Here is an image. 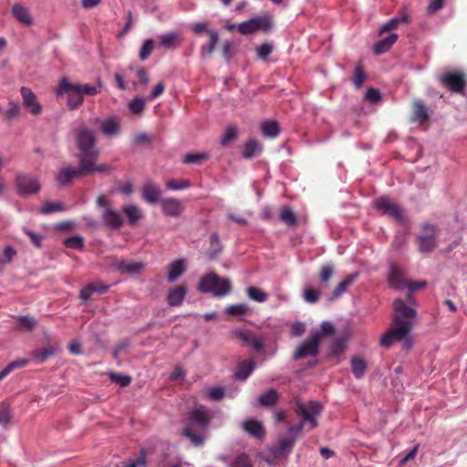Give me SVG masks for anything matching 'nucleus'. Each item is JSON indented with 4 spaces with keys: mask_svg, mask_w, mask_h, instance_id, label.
Listing matches in <instances>:
<instances>
[{
    "mask_svg": "<svg viewBox=\"0 0 467 467\" xmlns=\"http://www.w3.org/2000/svg\"><path fill=\"white\" fill-rule=\"evenodd\" d=\"M395 316L392 327L381 337L380 345L389 348L394 341L403 340V348H411L412 338L409 336L416 324V310L408 306L403 299L397 298L393 302Z\"/></svg>",
    "mask_w": 467,
    "mask_h": 467,
    "instance_id": "f257e3e1",
    "label": "nucleus"
},
{
    "mask_svg": "<svg viewBox=\"0 0 467 467\" xmlns=\"http://www.w3.org/2000/svg\"><path fill=\"white\" fill-rule=\"evenodd\" d=\"M213 419L211 410L203 405L193 407L188 414V421L183 429V435L198 447L203 444L205 433Z\"/></svg>",
    "mask_w": 467,
    "mask_h": 467,
    "instance_id": "f03ea898",
    "label": "nucleus"
},
{
    "mask_svg": "<svg viewBox=\"0 0 467 467\" xmlns=\"http://www.w3.org/2000/svg\"><path fill=\"white\" fill-rule=\"evenodd\" d=\"M233 285L227 277H221L214 272L202 275L198 285V290L203 294H212L213 297H223L230 294Z\"/></svg>",
    "mask_w": 467,
    "mask_h": 467,
    "instance_id": "7ed1b4c3",
    "label": "nucleus"
},
{
    "mask_svg": "<svg viewBox=\"0 0 467 467\" xmlns=\"http://www.w3.org/2000/svg\"><path fill=\"white\" fill-rule=\"evenodd\" d=\"M77 146L80 151L78 157H99V150L97 148V134L87 127L75 130Z\"/></svg>",
    "mask_w": 467,
    "mask_h": 467,
    "instance_id": "20e7f679",
    "label": "nucleus"
},
{
    "mask_svg": "<svg viewBox=\"0 0 467 467\" xmlns=\"http://www.w3.org/2000/svg\"><path fill=\"white\" fill-rule=\"evenodd\" d=\"M323 407L317 401H310L307 405L301 401L296 403V411L301 418L300 421L307 426L309 430H313L318 425V417L322 412Z\"/></svg>",
    "mask_w": 467,
    "mask_h": 467,
    "instance_id": "39448f33",
    "label": "nucleus"
},
{
    "mask_svg": "<svg viewBox=\"0 0 467 467\" xmlns=\"http://www.w3.org/2000/svg\"><path fill=\"white\" fill-rule=\"evenodd\" d=\"M320 342L321 333L317 330L311 332L309 337L297 347L292 358L298 360L309 357H317L319 353Z\"/></svg>",
    "mask_w": 467,
    "mask_h": 467,
    "instance_id": "423d86ee",
    "label": "nucleus"
},
{
    "mask_svg": "<svg viewBox=\"0 0 467 467\" xmlns=\"http://www.w3.org/2000/svg\"><path fill=\"white\" fill-rule=\"evenodd\" d=\"M102 90V83L99 79L96 85L91 84H72L68 81L67 78H63L57 88V94L62 95L67 92H76L80 93L82 97L84 95L88 96H95L97 94H99Z\"/></svg>",
    "mask_w": 467,
    "mask_h": 467,
    "instance_id": "0eeeda50",
    "label": "nucleus"
},
{
    "mask_svg": "<svg viewBox=\"0 0 467 467\" xmlns=\"http://www.w3.org/2000/svg\"><path fill=\"white\" fill-rule=\"evenodd\" d=\"M97 206L102 208L101 218L104 224L110 229H119L123 224V218L119 212L113 210L107 198L100 195L97 199Z\"/></svg>",
    "mask_w": 467,
    "mask_h": 467,
    "instance_id": "6e6552de",
    "label": "nucleus"
},
{
    "mask_svg": "<svg viewBox=\"0 0 467 467\" xmlns=\"http://www.w3.org/2000/svg\"><path fill=\"white\" fill-rule=\"evenodd\" d=\"M439 82L452 93L463 94L467 83L466 75L462 71H448L439 76Z\"/></svg>",
    "mask_w": 467,
    "mask_h": 467,
    "instance_id": "1a4fd4ad",
    "label": "nucleus"
},
{
    "mask_svg": "<svg viewBox=\"0 0 467 467\" xmlns=\"http://www.w3.org/2000/svg\"><path fill=\"white\" fill-rule=\"evenodd\" d=\"M419 250L422 254L431 253L437 246V229L434 225L426 223L417 237Z\"/></svg>",
    "mask_w": 467,
    "mask_h": 467,
    "instance_id": "9d476101",
    "label": "nucleus"
},
{
    "mask_svg": "<svg viewBox=\"0 0 467 467\" xmlns=\"http://www.w3.org/2000/svg\"><path fill=\"white\" fill-rule=\"evenodd\" d=\"M15 183L17 192L21 196L36 194L41 188L37 178L28 173H17L16 175Z\"/></svg>",
    "mask_w": 467,
    "mask_h": 467,
    "instance_id": "9b49d317",
    "label": "nucleus"
},
{
    "mask_svg": "<svg viewBox=\"0 0 467 467\" xmlns=\"http://www.w3.org/2000/svg\"><path fill=\"white\" fill-rule=\"evenodd\" d=\"M374 207L382 213L384 215H388L397 222L403 220V213L400 205H398L389 196H380L377 198L373 202Z\"/></svg>",
    "mask_w": 467,
    "mask_h": 467,
    "instance_id": "f8f14e48",
    "label": "nucleus"
},
{
    "mask_svg": "<svg viewBox=\"0 0 467 467\" xmlns=\"http://www.w3.org/2000/svg\"><path fill=\"white\" fill-rule=\"evenodd\" d=\"M162 195V191L160 186L154 182L153 181H147L141 191V197L147 203L155 204L157 202L161 203Z\"/></svg>",
    "mask_w": 467,
    "mask_h": 467,
    "instance_id": "ddd939ff",
    "label": "nucleus"
},
{
    "mask_svg": "<svg viewBox=\"0 0 467 467\" xmlns=\"http://www.w3.org/2000/svg\"><path fill=\"white\" fill-rule=\"evenodd\" d=\"M98 157H78V163L81 168H83V171H85V175L97 171L100 173H109L112 170V168L106 164H97L96 160Z\"/></svg>",
    "mask_w": 467,
    "mask_h": 467,
    "instance_id": "4468645a",
    "label": "nucleus"
},
{
    "mask_svg": "<svg viewBox=\"0 0 467 467\" xmlns=\"http://www.w3.org/2000/svg\"><path fill=\"white\" fill-rule=\"evenodd\" d=\"M85 175L83 168H74L72 166H67L61 168L56 175V180L61 186L68 185L74 179L79 178Z\"/></svg>",
    "mask_w": 467,
    "mask_h": 467,
    "instance_id": "2eb2a0df",
    "label": "nucleus"
},
{
    "mask_svg": "<svg viewBox=\"0 0 467 467\" xmlns=\"http://www.w3.org/2000/svg\"><path fill=\"white\" fill-rule=\"evenodd\" d=\"M162 213L169 217H179L183 213L182 202L176 198H164L161 201Z\"/></svg>",
    "mask_w": 467,
    "mask_h": 467,
    "instance_id": "dca6fc26",
    "label": "nucleus"
},
{
    "mask_svg": "<svg viewBox=\"0 0 467 467\" xmlns=\"http://www.w3.org/2000/svg\"><path fill=\"white\" fill-rule=\"evenodd\" d=\"M20 93L23 98V104L26 108L29 109V111L33 115H38L42 111V106L37 101L35 93L26 87L20 88Z\"/></svg>",
    "mask_w": 467,
    "mask_h": 467,
    "instance_id": "f3484780",
    "label": "nucleus"
},
{
    "mask_svg": "<svg viewBox=\"0 0 467 467\" xmlns=\"http://www.w3.org/2000/svg\"><path fill=\"white\" fill-rule=\"evenodd\" d=\"M11 14L23 26H30L34 23V18L29 9L20 3L13 5Z\"/></svg>",
    "mask_w": 467,
    "mask_h": 467,
    "instance_id": "a211bd4d",
    "label": "nucleus"
},
{
    "mask_svg": "<svg viewBox=\"0 0 467 467\" xmlns=\"http://www.w3.org/2000/svg\"><path fill=\"white\" fill-rule=\"evenodd\" d=\"M243 429L250 436L262 440L265 436V430L263 423L255 419H247L243 422Z\"/></svg>",
    "mask_w": 467,
    "mask_h": 467,
    "instance_id": "6ab92c4d",
    "label": "nucleus"
},
{
    "mask_svg": "<svg viewBox=\"0 0 467 467\" xmlns=\"http://www.w3.org/2000/svg\"><path fill=\"white\" fill-rule=\"evenodd\" d=\"M411 121L422 124L429 119V109L420 99H414L412 101Z\"/></svg>",
    "mask_w": 467,
    "mask_h": 467,
    "instance_id": "aec40b11",
    "label": "nucleus"
},
{
    "mask_svg": "<svg viewBox=\"0 0 467 467\" xmlns=\"http://www.w3.org/2000/svg\"><path fill=\"white\" fill-rule=\"evenodd\" d=\"M296 438H281L271 449L275 457L287 456L293 450Z\"/></svg>",
    "mask_w": 467,
    "mask_h": 467,
    "instance_id": "412c9836",
    "label": "nucleus"
},
{
    "mask_svg": "<svg viewBox=\"0 0 467 467\" xmlns=\"http://www.w3.org/2000/svg\"><path fill=\"white\" fill-rule=\"evenodd\" d=\"M188 293L187 286L183 284L171 288L167 295V303L171 306H180Z\"/></svg>",
    "mask_w": 467,
    "mask_h": 467,
    "instance_id": "4be33fe9",
    "label": "nucleus"
},
{
    "mask_svg": "<svg viewBox=\"0 0 467 467\" xmlns=\"http://www.w3.org/2000/svg\"><path fill=\"white\" fill-rule=\"evenodd\" d=\"M238 337L247 346L253 348L255 351H261L264 348L263 341L255 337L252 332L247 330H238L236 332Z\"/></svg>",
    "mask_w": 467,
    "mask_h": 467,
    "instance_id": "5701e85b",
    "label": "nucleus"
},
{
    "mask_svg": "<svg viewBox=\"0 0 467 467\" xmlns=\"http://www.w3.org/2000/svg\"><path fill=\"white\" fill-rule=\"evenodd\" d=\"M410 21L411 19L410 15L407 12L402 11L398 16L384 23L379 28V33H384L391 29H395L400 24H410Z\"/></svg>",
    "mask_w": 467,
    "mask_h": 467,
    "instance_id": "b1692460",
    "label": "nucleus"
},
{
    "mask_svg": "<svg viewBox=\"0 0 467 467\" xmlns=\"http://www.w3.org/2000/svg\"><path fill=\"white\" fill-rule=\"evenodd\" d=\"M398 37V34L391 33L383 39L376 42L373 47L374 54L381 55L389 51L390 47L397 42Z\"/></svg>",
    "mask_w": 467,
    "mask_h": 467,
    "instance_id": "393cba45",
    "label": "nucleus"
},
{
    "mask_svg": "<svg viewBox=\"0 0 467 467\" xmlns=\"http://www.w3.org/2000/svg\"><path fill=\"white\" fill-rule=\"evenodd\" d=\"M116 268L120 274L136 275L144 268V264L122 260L116 264Z\"/></svg>",
    "mask_w": 467,
    "mask_h": 467,
    "instance_id": "a878e982",
    "label": "nucleus"
},
{
    "mask_svg": "<svg viewBox=\"0 0 467 467\" xmlns=\"http://www.w3.org/2000/svg\"><path fill=\"white\" fill-rule=\"evenodd\" d=\"M358 273H354L346 276L344 280L340 282L331 292L329 296V300H335L338 298L340 296H342L347 291L348 287L351 285L353 282L358 278Z\"/></svg>",
    "mask_w": 467,
    "mask_h": 467,
    "instance_id": "bb28decb",
    "label": "nucleus"
},
{
    "mask_svg": "<svg viewBox=\"0 0 467 467\" xmlns=\"http://www.w3.org/2000/svg\"><path fill=\"white\" fill-rule=\"evenodd\" d=\"M254 368V361L251 359L244 360L236 366L234 377L237 379L245 380L252 374Z\"/></svg>",
    "mask_w": 467,
    "mask_h": 467,
    "instance_id": "cd10ccee",
    "label": "nucleus"
},
{
    "mask_svg": "<svg viewBox=\"0 0 467 467\" xmlns=\"http://www.w3.org/2000/svg\"><path fill=\"white\" fill-rule=\"evenodd\" d=\"M122 211L127 216L129 224L131 226L137 225L143 217L141 209L136 204L125 205Z\"/></svg>",
    "mask_w": 467,
    "mask_h": 467,
    "instance_id": "c85d7f7f",
    "label": "nucleus"
},
{
    "mask_svg": "<svg viewBox=\"0 0 467 467\" xmlns=\"http://www.w3.org/2000/svg\"><path fill=\"white\" fill-rule=\"evenodd\" d=\"M109 288L108 285H96L94 283H88L83 286L79 292V298L82 300H88L93 293L103 294Z\"/></svg>",
    "mask_w": 467,
    "mask_h": 467,
    "instance_id": "c756f323",
    "label": "nucleus"
},
{
    "mask_svg": "<svg viewBox=\"0 0 467 467\" xmlns=\"http://www.w3.org/2000/svg\"><path fill=\"white\" fill-rule=\"evenodd\" d=\"M220 459L225 462L229 467H254L252 459L244 452L238 453L230 462H227V458L224 456H221Z\"/></svg>",
    "mask_w": 467,
    "mask_h": 467,
    "instance_id": "7c9ffc66",
    "label": "nucleus"
},
{
    "mask_svg": "<svg viewBox=\"0 0 467 467\" xmlns=\"http://www.w3.org/2000/svg\"><path fill=\"white\" fill-rule=\"evenodd\" d=\"M186 270L184 261L182 259H178L173 261L168 270L167 279L169 282H175Z\"/></svg>",
    "mask_w": 467,
    "mask_h": 467,
    "instance_id": "2f4dec72",
    "label": "nucleus"
},
{
    "mask_svg": "<svg viewBox=\"0 0 467 467\" xmlns=\"http://www.w3.org/2000/svg\"><path fill=\"white\" fill-rule=\"evenodd\" d=\"M263 150V146L256 140H249L244 145L242 156L244 159H252L258 155Z\"/></svg>",
    "mask_w": 467,
    "mask_h": 467,
    "instance_id": "473e14b6",
    "label": "nucleus"
},
{
    "mask_svg": "<svg viewBox=\"0 0 467 467\" xmlns=\"http://www.w3.org/2000/svg\"><path fill=\"white\" fill-rule=\"evenodd\" d=\"M388 282L389 286L398 290L403 289L404 286L406 285V284L403 283L400 269H399L395 265L390 266Z\"/></svg>",
    "mask_w": 467,
    "mask_h": 467,
    "instance_id": "72a5a7b5",
    "label": "nucleus"
},
{
    "mask_svg": "<svg viewBox=\"0 0 467 467\" xmlns=\"http://www.w3.org/2000/svg\"><path fill=\"white\" fill-rule=\"evenodd\" d=\"M208 35L210 36L209 44L201 47L200 55L202 58L211 57L219 40V35L216 31H208Z\"/></svg>",
    "mask_w": 467,
    "mask_h": 467,
    "instance_id": "f704fd0d",
    "label": "nucleus"
},
{
    "mask_svg": "<svg viewBox=\"0 0 467 467\" xmlns=\"http://www.w3.org/2000/svg\"><path fill=\"white\" fill-rule=\"evenodd\" d=\"M101 130L107 136H114L119 131V121L116 117L106 119L101 123Z\"/></svg>",
    "mask_w": 467,
    "mask_h": 467,
    "instance_id": "c9c22d12",
    "label": "nucleus"
},
{
    "mask_svg": "<svg viewBox=\"0 0 467 467\" xmlns=\"http://www.w3.org/2000/svg\"><path fill=\"white\" fill-rule=\"evenodd\" d=\"M279 400V394L278 392L274 389H270L266 392L261 394L258 397V403L262 407H271L277 403Z\"/></svg>",
    "mask_w": 467,
    "mask_h": 467,
    "instance_id": "e433bc0d",
    "label": "nucleus"
},
{
    "mask_svg": "<svg viewBox=\"0 0 467 467\" xmlns=\"http://www.w3.org/2000/svg\"><path fill=\"white\" fill-rule=\"evenodd\" d=\"M223 250V245L220 242L219 235L217 233H213L210 236V249L207 251L206 254L210 260H214L217 258L219 254Z\"/></svg>",
    "mask_w": 467,
    "mask_h": 467,
    "instance_id": "4c0bfd02",
    "label": "nucleus"
},
{
    "mask_svg": "<svg viewBox=\"0 0 467 467\" xmlns=\"http://www.w3.org/2000/svg\"><path fill=\"white\" fill-rule=\"evenodd\" d=\"M351 364V372L354 375L356 379H361L363 378L366 369H367V363L366 361L359 358V357H353L350 359Z\"/></svg>",
    "mask_w": 467,
    "mask_h": 467,
    "instance_id": "58836bf2",
    "label": "nucleus"
},
{
    "mask_svg": "<svg viewBox=\"0 0 467 467\" xmlns=\"http://www.w3.org/2000/svg\"><path fill=\"white\" fill-rule=\"evenodd\" d=\"M262 133L265 137L275 138L280 133L279 125L275 120H265L261 125Z\"/></svg>",
    "mask_w": 467,
    "mask_h": 467,
    "instance_id": "ea45409f",
    "label": "nucleus"
},
{
    "mask_svg": "<svg viewBox=\"0 0 467 467\" xmlns=\"http://www.w3.org/2000/svg\"><path fill=\"white\" fill-rule=\"evenodd\" d=\"M247 296L250 300L264 303L268 299V294L257 286L251 285L246 289Z\"/></svg>",
    "mask_w": 467,
    "mask_h": 467,
    "instance_id": "a19ab883",
    "label": "nucleus"
},
{
    "mask_svg": "<svg viewBox=\"0 0 467 467\" xmlns=\"http://www.w3.org/2000/svg\"><path fill=\"white\" fill-rule=\"evenodd\" d=\"M54 354L55 348L52 347H47L44 348L35 349L31 355L36 363H43L49 358H51Z\"/></svg>",
    "mask_w": 467,
    "mask_h": 467,
    "instance_id": "79ce46f5",
    "label": "nucleus"
},
{
    "mask_svg": "<svg viewBox=\"0 0 467 467\" xmlns=\"http://www.w3.org/2000/svg\"><path fill=\"white\" fill-rule=\"evenodd\" d=\"M179 39V35L176 32H169L160 36V46L165 48L174 47Z\"/></svg>",
    "mask_w": 467,
    "mask_h": 467,
    "instance_id": "37998d69",
    "label": "nucleus"
},
{
    "mask_svg": "<svg viewBox=\"0 0 467 467\" xmlns=\"http://www.w3.org/2000/svg\"><path fill=\"white\" fill-rule=\"evenodd\" d=\"M249 310H250V308L246 304L241 303V304L228 306L225 308L224 312H225V314H227L229 316L240 317V316L246 315L249 312Z\"/></svg>",
    "mask_w": 467,
    "mask_h": 467,
    "instance_id": "c03bdc74",
    "label": "nucleus"
},
{
    "mask_svg": "<svg viewBox=\"0 0 467 467\" xmlns=\"http://www.w3.org/2000/svg\"><path fill=\"white\" fill-rule=\"evenodd\" d=\"M280 219L287 225V226H295L297 223L296 216L295 213L291 210L290 207L285 206L281 209L280 212Z\"/></svg>",
    "mask_w": 467,
    "mask_h": 467,
    "instance_id": "a18cd8bd",
    "label": "nucleus"
},
{
    "mask_svg": "<svg viewBox=\"0 0 467 467\" xmlns=\"http://www.w3.org/2000/svg\"><path fill=\"white\" fill-rule=\"evenodd\" d=\"M238 137V130L234 126H228L221 138V145L227 146L231 142H234Z\"/></svg>",
    "mask_w": 467,
    "mask_h": 467,
    "instance_id": "49530a36",
    "label": "nucleus"
},
{
    "mask_svg": "<svg viewBox=\"0 0 467 467\" xmlns=\"http://www.w3.org/2000/svg\"><path fill=\"white\" fill-rule=\"evenodd\" d=\"M254 22V29L257 30H263V31H269L273 27V23L270 17L268 16H256L253 18Z\"/></svg>",
    "mask_w": 467,
    "mask_h": 467,
    "instance_id": "de8ad7c7",
    "label": "nucleus"
},
{
    "mask_svg": "<svg viewBox=\"0 0 467 467\" xmlns=\"http://www.w3.org/2000/svg\"><path fill=\"white\" fill-rule=\"evenodd\" d=\"M209 155L206 152L187 153L183 161L187 164H201L203 161L208 160Z\"/></svg>",
    "mask_w": 467,
    "mask_h": 467,
    "instance_id": "09e8293b",
    "label": "nucleus"
},
{
    "mask_svg": "<svg viewBox=\"0 0 467 467\" xmlns=\"http://www.w3.org/2000/svg\"><path fill=\"white\" fill-rule=\"evenodd\" d=\"M320 293L312 288L311 286H306L303 289V298L306 302L315 304L319 300Z\"/></svg>",
    "mask_w": 467,
    "mask_h": 467,
    "instance_id": "8fccbe9b",
    "label": "nucleus"
},
{
    "mask_svg": "<svg viewBox=\"0 0 467 467\" xmlns=\"http://www.w3.org/2000/svg\"><path fill=\"white\" fill-rule=\"evenodd\" d=\"M367 78L365 70L361 66H357L353 74V84L356 88H360Z\"/></svg>",
    "mask_w": 467,
    "mask_h": 467,
    "instance_id": "3c124183",
    "label": "nucleus"
},
{
    "mask_svg": "<svg viewBox=\"0 0 467 467\" xmlns=\"http://www.w3.org/2000/svg\"><path fill=\"white\" fill-rule=\"evenodd\" d=\"M153 48H154L153 40L151 38L146 39L143 42V44L140 47V54H139L140 59L142 61L146 60L150 57L151 52L153 51Z\"/></svg>",
    "mask_w": 467,
    "mask_h": 467,
    "instance_id": "603ef678",
    "label": "nucleus"
},
{
    "mask_svg": "<svg viewBox=\"0 0 467 467\" xmlns=\"http://www.w3.org/2000/svg\"><path fill=\"white\" fill-rule=\"evenodd\" d=\"M18 327L25 331H31L36 327V321L32 317L23 316L17 319Z\"/></svg>",
    "mask_w": 467,
    "mask_h": 467,
    "instance_id": "864d4df0",
    "label": "nucleus"
},
{
    "mask_svg": "<svg viewBox=\"0 0 467 467\" xmlns=\"http://www.w3.org/2000/svg\"><path fill=\"white\" fill-rule=\"evenodd\" d=\"M191 186V182L189 180H180V181H174V180H169L166 182V188L168 190L172 191H180L188 189Z\"/></svg>",
    "mask_w": 467,
    "mask_h": 467,
    "instance_id": "5fc2aeb1",
    "label": "nucleus"
},
{
    "mask_svg": "<svg viewBox=\"0 0 467 467\" xmlns=\"http://www.w3.org/2000/svg\"><path fill=\"white\" fill-rule=\"evenodd\" d=\"M67 107L69 109H75L79 107L83 103V97L80 93L76 92H67Z\"/></svg>",
    "mask_w": 467,
    "mask_h": 467,
    "instance_id": "6e6d98bb",
    "label": "nucleus"
},
{
    "mask_svg": "<svg viewBox=\"0 0 467 467\" xmlns=\"http://www.w3.org/2000/svg\"><path fill=\"white\" fill-rule=\"evenodd\" d=\"M334 274V266L331 264L325 265L319 272L320 282L327 285Z\"/></svg>",
    "mask_w": 467,
    "mask_h": 467,
    "instance_id": "4d7b16f0",
    "label": "nucleus"
},
{
    "mask_svg": "<svg viewBox=\"0 0 467 467\" xmlns=\"http://www.w3.org/2000/svg\"><path fill=\"white\" fill-rule=\"evenodd\" d=\"M64 210V206L61 202H46L40 210L42 214H50L56 212H60Z\"/></svg>",
    "mask_w": 467,
    "mask_h": 467,
    "instance_id": "13d9d810",
    "label": "nucleus"
},
{
    "mask_svg": "<svg viewBox=\"0 0 467 467\" xmlns=\"http://www.w3.org/2000/svg\"><path fill=\"white\" fill-rule=\"evenodd\" d=\"M145 108V100L142 98H135L129 103L130 110L134 114H140Z\"/></svg>",
    "mask_w": 467,
    "mask_h": 467,
    "instance_id": "bf43d9fd",
    "label": "nucleus"
},
{
    "mask_svg": "<svg viewBox=\"0 0 467 467\" xmlns=\"http://www.w3.org/2000/svg\"><path fill=\"white\" fill-rule=\"evenodd\" d=\"M109 378L113 382L117 383L122 388L129 386L131 382V378L128 375L109 373Z\"/></svg>",
    "mask_w": 467,
    "mask_h": 467,
    "instance_id": "052dcab7",
    "label": "nucleus"
},
{
    "mask_svg": "<svg viewBox=\"0 0 467 467\" xmlns=\"http://www.w3.org/2000/svg\"><path fill=\"white\" fill-rule=\"evenodd\" d=\"M11 420V410L9 406L3 404L0 406V425L6 428Z\"/></svg>",
    "mask_w": 467,
    "mask_h": 467,
    "instance_id": "680f3d73",
    "label": "nucleus"
},
{
    "mask_svg": "<svg viewBox=\"0 0 467 467\" xmlns=\"http://www.w3.org/2000/svg\"><path fill=\"white\" fill-rule=\"evenodd\" d=\"M128 70H130V71H133L135 70L136 71V74L140 79V82L142 84V85H147L150 81V78L148 76V73L146 72V70L141 67H135L134 65H130L128 67Z\"/></svg>",
    "mask_w": 467,
    "mask_h": 467,
    "instance_id": "e2e57ef3",
    "label": "nucleus"
},
{
    "mask_svg": "<svg viewBox=\"0 0 467 467\" xmlns=\"http://www.w3.org/2000/svg\"><path fill=\"white\" fill-rule=\"evenodd\" d=\"M16 254V251L11 245H6L3 250V255L0 259V265H6L10 263L15 255Z\"/></svg>",
    "mask_w": 467,
    "mask_h": 467,
    "instance_id": "0e129e2a",
    "label": "nucleus"
},
{
    "mask_svg": "<svg viewBox=\"0 0 467 467\" xmlns=\"http://www.w3.org/2000/svg\"><path fill=\"white\" fill-rule=\"evenodd\" d=\"M345 349V339L344 338H337L333 341L330 346V354L332 356H339L343 353Z\"/></svg>",
    "mask_w": 467,
    "mask_h": 467,
    "instance_id": "69168bd1",
    "label": "nucleus"
},
{
    "mask_svg": "<svg viewBox=\"0 0 467 467\" xmlns=\"http://www.w3.org/2000/svg\"><path fill=\"white\" fill-rule=\"evenodd\" d=\"M254 25V22L253 18H251L247 21L240 23L237 26V29L242 35H250V34L255 32Z\"/></svg>",
    "mask_w": 467,
    "mask_h": 467,
    "instance_id": "338daca9",
    "label": "nucleus"
},
{
    "mask_svg": "<svg viewBox=\"0 0 467 467\" xmlns=\"http://www.w3.org/2000/svg\"><path fill=\"white\" fill-rule=\"evenodd\" d=\"M381 99V93L377 88H369L365 94V99L372 104L379 103Z\"/></svg>",
    "mask_w": 467,
    "mask_h": 467,
    "instance_id": "774afa93",
    "label": "nucleus"
}]
</instances>
